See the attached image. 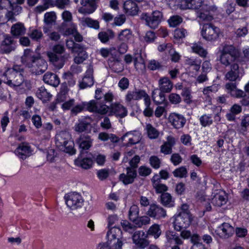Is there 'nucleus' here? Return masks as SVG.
<instances>
[{
  "label": "nucleus",
  "instance_id": "1",
  "mask_svg": "<svg viewBox=\"0 0 249 249\" xmlns=\"http://www.w3.org/2000/svg\"><path fill=\"white\" fill-rule=\"evenodd\" d=\"M21 61L28 68L30 71L36 75H40L44 73L47 69V63L41 58L40 54H36L32 50L26 49L22 56Z\"/></svg>",
  "mask_w": 249,
  "mask_h": 249
},
{
  "label": "nucleus",
  "instance_id": "2",
  "mask_svg": "<svg viewBox=\"0 0 249 249\" xmlns=\"http://www.w3.org/2000/svg\"><path fill=\"white\" fill-rule=\"evenodd\" d=\"M188 209V205L183 204L181 205L180 211L175 215L174 227L176 231H181L183 229L187 228L190 225L192 217Z\"/></svg>",
  "mask_w": 249,
  "mask_h": 249
},
{
  "label": "nucleus",
  "instance_id": "3",
  "mask_svg": "<svg viewBox=\"0 0 249 249\" xmlns=\"http://www.w3.org/2000/svg\"><path fill=\"white\" fill-rule=\"evenodd\" d=\"M53 52H49L47 55L49 61L57 69L62 68L66 61L68 60L69 54L62 55L65 51L64 46L57 44L54 45L52 49Z\"/></svg>",
  "mask_w": 249,
  "mask_h": 249
},
{
  "label": "nucleus",
  "instance_id": "4",
  "mask_svg": "<svg viewBox=\"0 0 249 249\" xmlns=\"http://www.w3.org/2000/svg\"><path fill=\"white\" fill-rule=\"evenodd\" d=\"M55 144L61 150L71 155L75 153L74 142L71 140V135L67 131H61L56 135Z\"/></svg>",
  "mask_w": 249,
  "mask_h": 249
},
{
  "label": "nucleus",
  "instance_id": "5",
  "mask_svg": "<svg viewBox=\"0 0 249 249\" xmlns=\"http://www.w3.org/2000/svg\"><path fill=\"white\" fill-rule=\"evenodd\" d=\"M236 49L231 45L224 46L220 53V61L227 66H230L236 63Z\"/></svg>",
  "mask_w": 249,
  "mask_h": 249
},
{
  "label": "nucleus",
  "instance_id": "6",
  "mask_svg": "<svg viewBox=\"0 0 249 249\" xmlns=\"http://www.w3.org/2000/svg\"><path fill=\"white\" fill-rule=\"evenodd\" d=\"M65 203L67 207L71 210L80 209L84 205V200L80 194L72 192L65 195Z\"/></svg>",
  "mask_w": 249,
  "mask_h": 249
},
{
  "label": "nucleus",
  "instance_id": "7",
  "mask_svg": "<svg viewBox=\"0 0 249 249\" xmlns=\"http://www.w3.org/2000/svg\"><path fill=\"white\" fill-rule=\"evenodd\" d=\"M141 18L145 21L146 25L150 28L155 29L157 28L160 23L162 18V14L159 11H155L151 15L147 13H143L141 15Z\"/></svg>",
  "mask_w": 249,
  "mask_h": 249
},
{
  "label": "nucleus",
  "instance_id": "8",
  "mask_svg": "<svg viewBox=\"0 0 249 249\" xmlns=\"http://www.w3.org/2000/svg\"><path fill=\"white\" fill-rule=\"evenodd\" d=\"M3 75L7 79V81L4 82L15 89L21 86L24 81L23 74L5 72Z\"/></svg>",
  "mask_w": 249,
  "mask_h": 249
},
{
  "label": "nucleus",
  "instance_id": "9",
  "mask_svg": "<svg viewBox=\"0 0 249 249\" xmlns=\"http://www.w3.org/2000/svg\"><path fill=\"white\" fill-rule=\"evenodd\" d=\"M243 69L234 63L230 67V70L225 73L224 79L230 82L240 81L244 75Z\"/></svg>",
  "mask_w": 249,
  "mask_h": 249
},
{
  "label": "nucleus",
  "instance_id": "10",
  "mask_svg": "<svg viewBox=\"0 0 249 249\" xmlns=\"http://www.w3.org/2000/svg\"><path fill=\"white\" fill-rule=\"evenodd\" d=\"M220 33L219 29L212 24H205L201 31L202 36L208 41H213L217 39Z\"/></svg>",
  "mask_w": 249,
  "mask_h": 249
},
{
  "label": "nucleus",
  "instance_id": "11",
  "mask_svg": "<svg viewBox=\"0 0 249 249\" xmlns=\"http://www.w3.org/2000/svg\"><path fill=\"white\" fill-rule=\"evenodd\" d=\"M0 44V53L9 54L14 51L17 46V42L14 37L9 35H4Z\"/></svg>",
  "mask_w": 249,
  "mask_h": 249
},
{
  "label": "nucleus",
  "instance_id": "12",
  "mask_svg": "<svg viewBox=\"0 0 249 249\" xmlns=\"http://www.w3.org/2000/svg\"><path fill=\"white\" fill-rule=\"evenodd\" d=\"M88 107V110L90 112H96L101 115L106 114L110 111V107L107 106L101 101L91 100L86 104Z\"/></svg>",
  "mask_w": 249,
  "mask_h": 249
},
{
  "label": "nucleus",
  "instance_id": "13",
  "mask_svg": "<svg viewBox=\"0 0 249 249\" xmlns=\"http://www.w3.org/2000/svg\"><path fill=\"white\" fill-rule=\"evenodd\" d=\"M88 107V110L90 112H96L101 115L106 114L110 111V107L107 106L101 101L91 100L86 104Z\"/></svg>",
  "mask_w": 249,
  "mask_h": 249
},
{
  "label": "nucleus",
  "instance_id": "14",
  "mask_svg": "<svg viewBox=\"0 0 249 249\" xmlns=\"http://www.w3.org/2000/svg\"><path fill=\"white\" fill-rule=\"evenodd\" d=\"M147 237V234L142 231H135L132 237L133 243L141 249H144L148 246L149 243Z\"/></svg>",
  "mask_w": 249,
  "mask_h": 249
},
{
  "label": "nucleus",
  "instance_id": "15",
  "mask_svg": "<svg viewBox=\"0 0 249 249\" xmlns=\"http://www.w3.org/2000/svg\"><path fill=\"white\" fill-rule=\"evenodd\" d=\"M146 214L149 217L154 219H160L166 216V211L160 205L152 204L150 205Z\"/></svg>",
  "mask_w": 249,
  "mask_h": 249
},
{
  "label": "nucleus",
  "instance_id": "16",
  "mask_svg": "<svg viewBox=\"0 0 249 249\" xmlns=\"http://www.w3.org/2000/svg\"><path fill=\"white\" fill-rule=\"evenodd\" d=\"M215 232L221 238L228 239L233 234L234 229L230 224L223 223L217 227Z\"/></svg>",
  "mask_w": 249,
  "mask_h": 249
},
{
  "label": "nucleus",
  "instance_id": "17",
  "mask_svg": "<svg viewBox=\"0 0 249 249\" xmlns=\"http://www.w3.org/2000/svg\"><path fill=\"white\" fill-rule=\"evenodd\" d=\"M141 139V134L138 131L128 132L121 138L122 141L126 142L125 145L127 146L138 143Z\"/></svg>",
  "mask_w": 249,
  "mask_h": 249
},
{
  "label": "nucleus",
  "instance_id": "18",
  "mask_svg": "<svg viewBox=\"0 0 249 249\" xmlns=\"http://www.w3.org/2000/svg\"><path fill=\"white\" fill-rule=\"evenodd\" d=\"M225 88L228 93L233 97L240 98L246 96L244 91L237 88L235 82H229L225 85Z\"/></svg>",
  "mask_w": 249,
  "mask_h": 249
},
{
  "label": "nucleus",
  "instance_id": "19",
  "mask_svg": "<svg viewBox=\"0 0 249 249\" xmlns=\"http://www.w3.org/2000/svg\"><path fill=\"white\" fill-rule=\"evenodd\" d=\"M217 8L214 5L210 6L207 4H203L199 11L197 16L202 21H211L213 19L212 15H211V11H215Z\"/></svg>",
  "mask_w": 249,
  "mask_h": 249
},
{
  "label": "nucleus",
  "instance_id": "20",
  "mask_svg": "<svg viewBox=\"0 0 249 249\" xmlns=\"http://www.w3.org/2000/svg\"><path fill=\"white\" fill-rule=\"evenodd\" d=\"M81 4L83 5L78 9V12L83 14H90L96 9V0H81Z\"/></svg>",
  "mask_w": 249,
  "mask_h": 249
},
{
  "label": "nucleus",
  "instance_id": "21",
  "mask_svg": "<svg viewBox=\"0 0 249 249\" xmlns=\"http://www.w3.org/2000/svg\"><path fill=\"white\" fill-rule=\"evenodd\" d=\"M145 95V91L140 89L129 90L125 95V100L127 104H130L134 101L141 100Z\"/></svg>",
  "mask_w": 249,
  "mask_h": 249
},
{
  "label": "nucleus",
  "instance_id": "22",
  "mask_svg": "<svg viewBox=\"0 0 249 249\" xmlns=\"http://www.w3.org/2000/svg\"><path fill=\"white\" fill-rule=\"evenodd\" d=\"M169 121L176 129L183 127L186 123V119L183 115L176 113H171L169 116Z\"/></svg>",
  "mask_w": 249,
  "mask_h": 249
},
{
  "label": "nucleus",
  "instance_id": "23",
  "mask_svg": "<svg viewBox=\"0 0 249 249\" xmlns=\"http://www.w3.org/2000/svg\"><path fill=\"white\" fill-rule=\"evenodd\" d=\"M75 142L82 150H88L92 145V140L88 134H82L75 140Z\"/></svg>",
  "mask_w": 249,
  "mask_h": 249
},
{
  "label": "nucleus",
  "instance_id": "24",
  "mask_svg": "<svg viewBox=\"0 0 249 249\" xmlns=\"http://www.w3.org/2000/svg\"><path fill=\"white\" fill-rule=\"evenodd\" d=\"M31 153V147L27 142L20 143L15 151V154L22 160H25L30 156Z\"/></svg>",
  "mask_w": 249,
  "mask_h": 249
},
{
  "label": "nucleus",
  "instance_id": "25",
  "mask_svg": "<svg viewBox=\"0 0 249 249\" xmlns=\"http://www.w3.org/2000/svg\"><path fill=\"white\" fill-rule=\"evenodd\" d=\"M176 142V140L174 137L168 136L166 141L160 146V152L165 155L171 154L172 153V147L175 145Z\"/></svg>",
  "mask_w": 249,
  "mask_h": 249
},
{
  "label": "nucleus",
  "instance_id": "26",
  "mask_svg": "<svg viewBox=\"0 0 249 249\" xmlns=\"http://www.w3.org/2000/svg\"><path fill=\"white\" fill-rule=\"evenodd\" d=\"M126 108L120 104H112L110 107L109 115H115L121 118H124L127 115Z\"/></svg>",
  "mask_w": 249,
  "mask_h": 249
},
{
  "label": "nucleus",
  "instance_id": "27",
  "mask_svg": "<svg viewBox=\"0 0 249 249\" xmlns=\"http://www.w3.org/2000/svg\"><path fill=\"white\" fill-rule=\"evenodd\" d=\"M123 242L122 238L107 239L106 243L102 244H99V247L101 248H107V249H122Z\"/></svg>",
  "mask_w": 249,
  "mask_h": 249
},
{
  "label": "nucleus",
  "instance_id": "28",
  "mask_svg": "<svg viewBox=\"0 0 249 249\" xmlns=\"http://www.w3.org/2000/svg\"><path fill=\"white\" fill-rule=\"evenodd\" d=\"M93 69L89 67L87 70L82 81L79 84L80 89H83L93 85Z\"/></svg>",
  "mask_w": 249,
  "mask_h": 249
},
{
  "label": "nucleus",
  "instance_id": "29",
  "mask_svg": "<svg viewBox=\"0 0 249 249\" xmlns=\"http://www.w3.org/2000/svg\"><path fill=\"white\" fill-rule=\"evenodd\" d=\"M165 237L167 243L170 244H175L178 246L183 244L182 240L174 231H167L165 232Z\"/></svg>",
  "mask_w": 249,
  "mask_h": 249
},
{
  "label": "nucleus",
  "instance_id": "30",
  "mask_svg": "<svg viewBox=\"0 0 249 249\" xmlns=\"http://www.w3.org/2000/svg\"><path fill=\"white\" fill-rule=\"evenodd\" d=\"M159 87L160 91L162 92H170L173 86V83L167 77H163L159 80Z\"/></svg>",
  "mask_w": 249,
  "mask_h": 249
},
{
  "label": "nucleus",
  "instance_id": "31",
  "mask_svg": "<svg viewBox=\"0 0 249 249\" xmlns=\"http://www.w3.org/2000/svg\"><path fill=\"white\" fill-rule=\"evenodd\" d=\"M204 0H183L181 6L184 9L197 10L201 8Z\"/></svg>",
  "mask_w": 249,
  "mask_h": 249
},
{
  "label": "nucleus",
  "instance_id": "32",
  "mask_svg": "<svg viewBox=\"0 0 249 249\" xmlns=\"http://www.w3.org/2000/svg\"><path fill=\"white\" fill-rule=\"evenodd\" d=\"M124 8L125 13L130 16H135L138 12L137 4L131 0H126L124 2Z\"/></svg>",
  "mask_w": 249,
  "mask_h": 249
},
{
  "label": "nucleus",
  "instance_id": "33",
  "mask_svg": "<svg viewBox=\"0 0 249 249\" xmlns=\"http://www.w3.org/2000/svg\"><path fill=\"white\" fill-rule=\"evenodd\" d=\"M227 200L228 198L224 192H223L215 194L212 198L211 203L213 206L220 207L225 205Z\"/></svg>",
  "mask_w": 249,
  "mask_h": 249
},
{
  "label": "nucleus",
  "instance_id": "34",
  "mask_svg": "<svg viewBox=\"0 0 249 249\" xmlns=\"http://www.w3.org/2000/svg\"><path fill=\"white\" fill-rule=\"evenodd\" d=\"M44 82L54 87H57L59 83V78L57 75L52 72L46 73L43 78Z\"/></svg>",
  "mask_w": 249,
  "mask_h": 249
},
{
  "label": "nucleus",
  "instance_id": "35",
  "mask_svg": "<svg viewBox=\"0 0 249 249\" xmlns=\"http://www.w3.org/2000/svg\"><path fill=\"white\" fill-rule=\"evenodd\" d=\"M108 64L110 68L115 72L119 73L124 70L123 63L116 58H109Z\"/></svg>",
  "mask_w": 249,
  "mask_h": 249
},
{
  "label": "nucleus",
  "instance_id": "36",
  "mask_svg": "<svg viewBox=\"0 0 249 249\" xmlns=\"http://www.w3.org/2000/svg\"><path fill=\"white\" fill-rule=\"evenodd\" d=\"M73 53L76 54V55L74 57L73 61L77 64L82 63L88 57V54L82 45L80 49H77Z\"/></svg>",
  "mask_w": 249,
  "mask_h": 249
},
{
  "label": "nucleus",
  "instance_id": "37",
  "mask_svg": "<svg viewBox=\"0 0 249 249\" xmlns=\"http://www.w3.org/2000/svg\"><path fill=\"white\" fill-rule=\"evenodd\" d=\"M26 28L23 24L18 22L13 25L11 28V33L13 36L18 37L25 34Z\"/></svg>",
  "mask_w": 249,
  "mask_h": 249
},
{
  "label": "nucleus",
  "instance_id": "38",
  "mask_svg": "<svg viewBox=\"0 0 249 249\" xmlns=\"http://www.w3.org/2000/svg\"><path fill=\"white\" fill-rule=\"evenodd\" d=\"M90 126V121H88L87 119L79 120L75 124L74 129L76 132L82 133L88 130Z\"/></svg>",
  "mask_w": 249,
  "mask_h": 249
},
{
  "label": "nucleus",
  "instance_id": "39",
  "mask_svg": "<svg viewBox=\"0 0 249 249\" xmlns=\"http://www.w3.org/2000/svg\"><path fill=\"white\" fill-rule=\"evenodd\" d=\"M122 232L121 229L116 226L109 228L107 232V239H121L122 238Z\"/></svg>",
  "mask_w": 249,
  "mask_h": 249
},
{
  "label": "nucleus",
  "instance_id": "40",
  "mask_svg": "<svg viewBox=\"0 0 249 249\" xmlns=\"http://www.w3.org/2000/svg\"><path fill=\"white\" fill-rule=\"evenodd\" d=\"M161 203L167 207H173L174 206V201L171 195L167 193L161 194L160 196Z\"/></svg>",
  "mask_w": 249,
  "mask_h": 249
},
{
  "label": "nucleus",
  "instance_id": "41",
  "mask_svg": "<svg viewBox=\"0 0 249 249\" xmlns=\"http://www.w3.org/2000/svg\"><path fill=\"white\" fill-rule=\"evenodd\" d=\"M134 65L136 70L139 71H142L145 69L144 59L141 54H136L133 58Z\"/></svg>",
  "mask_w": 249,
  "mask_h": 249
},
{
  "label": "nucleus",
  "instance_id": "42",
  "mask_svg": "<svg viewBox=\"0 0 249 249\" xmlns=\"http://www.w3.org/2000/svg\"><path fill=\"white\" fill-rule=\"evenodd\" d=\"M81 23L83 26H87L89 27L97 30L100 28L99 22L89 18H82L81 20Z\"/></svg>",
  "mask_w": 249,
  "mask_h": 249
},
{
  "label": "nucleus",
  "instance_id": "43",
  "mask_svg": "<svg viewBox=\"0 0 249 249\" xmlns=\"http://www.w3.org/2000/svg\"><path fill=\"white\" fill-rule=\"evenodd\" d=\"M36 95L43 102L49 101L52 96L44 87H41L37 90Z\"/></svg>",
  "mask_w": 249,
  "mask_h": 249
},
{
  "label": "nucleus",
  "instance_id": "44",
  "mask_svg": "<svg viewBox=\"0 0 249 249\" xmlns=\"http://www.w3.org/2000/svg\"><path fill=\"white\" fill-rule=\"evenodd\" d=\"M191 49L193 52L197 53L202 57H206L208 54L207 51L203 48L200 42L193 44Z\"/></svg>",
  "mask_w": 249,
  "mask_h": 249
},
{
  "label": "nucleus",
  "instance_id": "45",
  "mask_svg": "<svg viewBox=\"0 0 249 249\" xmlns=\"http://www.w3.org/2000/svg\"><path fill=\"white\" fill-rule=\"evenodd\" d=\"M145 129L148 138L150 139H157L159 136V131L150 124H146Z\"/></svg>",
  "mask_w": 249,
  "mask_h": 249
},
{
  "label": "nucleus",
  "instance_id": "46",
  "mask_svg": "<svg viewBox=\"0 0 249 249\" xmlns=\"http://www.w3.org/2000/svg\"><path fill=\"white\" fill-rule=\"evenodd\" d=\"M114 36V33L112 30H108L107 32H100L98 33V37L102 43L107 42L109 38Z\"/></svg>",
  "mask_w": 249,
  "mask_h": 249
},
{
  "label": "nucleus",
  "instance_id": "47",
  "mask_svg": "<svg viewBox=\"0 0 249 249\" xmlns=\"http://www.w3.org/2000/svg\"><path fill=\"white\" fill-rule=\"evenodd\" d=\"M201 62V60L198 58H189L185 60V64L190 67H193V69L196 71L199 70Z\"/></svg>",
  "mask_w": 249,
  "mask_h": 249
},
{
  "label": "nucleus",
  "instance_id": "48",
  "mask_svg": "<svg viewBox=\"0 0 249 249\" xmlns=\"http://www.w3.org/2000/svg\"><path fill=\"white\" fill-rule=\"evenodd\" d=\"M76 164L84 169H88L91 167L93 162L90 158H84L82 160H77Z\"/></svg>",
  "mask_w": 249,
  "mask_h": 249
},
{
  "label": "nucleus",
  "instance_id": "49",
  "mask_svg": "<svg viewBox=\"0 0 249 249\" xmlns=\"http://www.w3.org/2000/svg\"><path fill=\"white\" fill-rule=\"evenodd\" d=\"M139 209L137 205H133L130 208L128 216L130 220L134 222L138 218Z\"/></svg>",
  "mask_w": 249,
  "mask_h": 249
},
{
  "label": "nucleus",
  "instance_id": "50",
  "mask_svg": "<svg viewBox=\"0 0 249 249\" xmlns=\"http://www.w3.org/2000/svg\"><path fill=\"white\" fill-rule=\"evenodd\" d=\"M132 37V33L129 29L122 30L118 35V40L122 42H128Z\"/></svg>",
  "mask_w": 249,
  "mask_h": 249
},
{
  "label": "nucleus",
  "instance_id": "51",
  "mask_svg": "<svg viewBox=\"0 0 249 249\" xmlns=\"http://www.w3.org/2000/svg\"><path fill=\"white\" fill-rule=\"evenodd\" d=\"M161 234V231L158 224H155L151 226L148 230L147 234L153 236L158 238Z\"/></svg>",
  "mask_w": 249,
  "mask_h": 249
},
{
  "label": "nucleus",
  "instance_id": "52",
  "mask_svg": "<svg viewBox=\"0 0 249 249\" xmlns=\"http://www.w3.org/2000/svg\"><path fill=\"white\" fill-rule=\"evenodd\" d=\"M56 18V14L54 12H47L44 15V21L47 25H52L55 22Z\"/></svg>",
  "mask_w": 249,
  "mask_h": 249
},
{
  "label": "nucleus",
  "instance_id": "53",
  "mask_svg": "<svg viewBox=\"0 0 249 249\" xmlns=\"http://www.w3.org/2000/svg\"><path fill=\"white\" fill-rule=\"evenodd\" d=\"M68 88L66 82L63 83L61 86L60 92L57 95L58 100L60 101H64L66 99V96L68 92Z\"/></svg>",
  "mask_w": 249,
  "mask_h": 249
},
{
  "label": "nucleus",
  "instance_id": "54",
  "mask_svg": "<svg viewBox=\"0 0 249 249\" xmlns=\"http://www.w3.org/2000/svg\"><path fill=\"white\" fill-rule=\"evenodd\" d=\"M201 238L197 234H194L191 236V241L193 243L192 248L197 247L199 249H203L204 246L200 243Z\"/></svg>",
  "mask_w": 249,
  "mask_h": 249
},
{
  "label": "nucleus",
  "instance_id": "55",
  "mask_svg": "<svg viewBox=\"0 0 249 249\" xmlns=\"http://www.w3.org/2000/svg\"><path fill=\"white\" fill-rule=\"evenodd\" d=\"M199 121L200 124L203 127L210 126L213 123L212 116L209 114H204L202 115L199 118Z\"/></svg>",
  "mask_w": 249,
  "mask_h": 249
},
{
  "label": "nucleus",
  "instance_id": "56",
  "mask_svg": "<svg viewBox=\"0 0 249 249\" xmlns=\"http://www.w3.org/2000/svg\"><path fill=\"white\" fill-rule=\"evenodd\" d=\"M28 35L33 40L36 41H40L43 37L42 32L37 29L33 30L28 34Z\"/></svg>",
  "mask_w": 249,
  "mask_h": 249
},
{
  "label": "nucleus",
  "instance_id": "57",
  "mask_svg": "<svg viewBox=\"0 0 249 249\" xmlns=\"http://www.w3.org/2000/svg\"><path fill=\"white\" fill-rule=\"evenodd\" d=\"M150 219L147 216H143L137 218L134 222L136 226L138 227L141 228L143 225H146L150 223Z\"/></svg>",
  "mask_w": 249,
  "mask_h": 249
},
{
  "label": "nucleus",
  "instance_id": "58",
  "mask_svg": "<svg viewBox=\"0 0 249 249\" xmlns=\"http://www.w3.org/2000/svg\"><path fill=\"white\" fill-rule=\"evenodd\" d=\"M182 18L178 15H174L168 19V23L171 27H176L182 22Z\"/></svg>",
  "mask_w": 249,
  "mask_h": 249
},
{
  "label": "nucleus",
  "instance_id": "59",
  "mask_svg": "<svg viewBox=\"0 0 249 249\" xmlns=\"http://www.w3.org/2000/svg\"><path fill=\"white\" fill-rule=\"evenodd\" d=\"M173 174L175 177L182 178L186 177L187 171L185 167L181 166L173 171Z\"/></svg>",
  "mask_w": 249,
  "mask_h": 249
},
{
  "label": "nucleus",
  "instance_id": "60",
  "mask_svg": "<svg viewBox=\"0 0 249 249\" xmlns=\"http://www.w3.org/2000/svg\"><path fill=\"white\" fill-rule=\"evenodd\" d=\"M124 231L132 233L135 231V226L130 224L126 220H123L121 223Z\"/></svg>",
  "mask_w": 249,
  "mask_h": 249
},
{
  "label": "nucleus",
  "instance_id": "61",
  "mask_svg": "<svg viewBox=\"0 0 249 249\" xmlns=\"http://www.w3.org/2000/svg\"><path fill=\"white\" fill-rule=\"evenodd\" d=\"M66 46L69 49H71L72 53H74L77 49H80L81 44L75 43L72 40H68L66 41Z\"/></svg>",
  "mask_w": 249,
  "mask_h": 249
},
{
  "label": "nucleus",
  "instance_id": "62",
  "mask_svg": "<svg viewBox=\"0 0 249 249\" xmlns=\"http://www.w3.org/2000/svg\"><path fill=\"white\" fill-rule=\"evenodd\" d=\"M149 161L150 165L154 168L158 169L160 167L161 160L157 156H151L149 159Z\"/></svg>",
  "mask_w": 249,
  "mask_h": 249
},
{
  "label": "nucleus",
  "instance_id": "63",
  "mask_svg": "<svg viewBox=\"0 0 249 249\" xmlns=\"http://www.w3.org/2000/svg\"><path fill=\"white\" fill-rule=\"evenodd\" d=\"M70 4V0H55L54 5L58 8L64 9Z\"/></svg>",
  "mask_w": 249,
  "mask_h": 249
},
{
  "label": "nucleus",
  "instance_id": "64",
  "mask_svg": "<svg viewBox=\"0 0 249 249\" xmlns=\"http://www.w3.org/2000/svg\"><path fill=\"white\" fill-rule=\"evenodd\" d=\"M109 172L108 169H102L99 170L97 172V175L99 179L101 180L106 179L108 177Z\"/></svg>",
  "mask_w": 249,
  "mask_h": 249
}]
</instances>
